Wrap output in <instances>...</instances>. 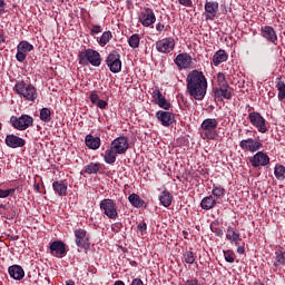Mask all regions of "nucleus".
Segmentation results:
<instances>
[{
    "label": "nucleus",
    "instance_id": "1",
    "mask_svg": "<svg viewBox=\"0 0 285 285\" xmlns=\"http://www.w3.org/2000/svg\"><path fill=\"white\" fill-rule=\"evenodd\" d=\"M187 83V95L191 99H195L196 101L204 100V97H206V92L208 91V79H206V76L197 70H191L186 78Z\"/></svg>",
    "mask_w": 285,
    "mask_h": 285
},
{
    "label": "nucleus",
    "instance_id": "2",
    "mask_svg": "<svg viewBox=\"0 0 285 285\" xmlns=\"http://www.w3.org/2000/svg\"><path fill=\"white\" fill-rule=\"evenodd\" d=\"M128 148H130V144H128V138L126 136H120L114 139L109 148L105 151V163L109 165L115 164V161H117V155H126Z\"/></svg>",
    "mask_w": 285,
    "mask_h": 285
},
{
    "label": "nucleus",
    "instance_id": "3",
    "mask_svg": "<svg viewBox=\"0 0 285 285\" xmlns=\"http://www.w3.org/2000/svg\"><path fill=\"white\" fill-rule=\"evenodd\" d=\"M13 91L24 101L35 102L39 97V94L37 92V87L23 80H20L14 85Z\"/></svg>",
    "mask_w": 285,
    "mask_h": 285
},
{
    "label": "nucleus",
    "instance_id": "4",
    "mask_svg": "<svg viewBox=\"0 0 285 285\" xmlns=\"http://www.w3.org/2000/svg\"><path fill=\"white\" fill-rule=\"evenodd\" d=\"M78 57L79 63H81L82 66H86V63H90L96 68H99V66H101V55L97 50L83 49L82 51H80Z\"/></svg>",
    "mask_w": 285,
    "mask_h": 285
},
{
    "label": "nucleus",
    "instance_id": "5",
    "mask_svg": "<svg viewBox=\"0 0 285 285\" xmlns=\"http://www.w3.org/2000/svg\"><path fill=\"white\" fill-rule=\"evenodd\" d=\"M217 126H219V122L215 118H207L205 119L200 128L203 130L204 139H215L217 137Z\"/></svg>",
    "mask_w": 285,
    "mask_h": 285
},
{
    "label": "nucleus",
    "instance_id": "6",
    "mask_svg": "<svg viewBox=\"0 0 285 285\" xmlns=\"http://www.w3.org/2000/svg\"><path fill=\"white\" fill-rule=\"evenodd\" d=\"M10 124L16 130H28V128L35 124V119L29 115H21L20 117L12 116L10 118Z\"/></svg>",
    "mask_w": 285,
    "mask_h": 285
},
{
    "label": "nucleus",
    "instance_id": "7",
    "mask_svg": "<svg viewBox=\"0 0 285 285\" xmlns=\"http://www.w3.org/2000/svg\"><path fill=\"white\" fill-rule=\"evenodd\" d=\"M100 210H104V214L109 219H117L119 213H117V204L110 198H105L100 202Z\"/></svg>",
    "mask_w": 285,
    "mask_h": 285
},
{
    "label": "nucleus",
    "instance_id": "8",
    "mask_svg": "<svg viewBox=\"0 0 285 285\" xmlns=\"http://www.w3.org/2000/svg\"><path fill=\"white\" fill-rule=\"evenodd\" d=\"M106 63L110 70V72L117 73L121 72V55L117 52V50H112L107 59Z\"/></svg>",
    "mask_w": 285,
    "mask_h": 285
},
{
    "label": "nucleus",
    "instance_id": "9",
    "mask_svg": "<svg viewBox=\"0 0 285 285\" xmlns=\"http://www.w3.org/2000/svg\"><path fill=\"white\" fill-rule=\"evenodd\" d=\"M248 119L252 126H254V128H256L258 132H268V127H266V119L262 117V114L253 111L248 115Z\"/></svg>",
    "mask_w": 285,
    "mask_h": 285
},
{
    "label": "nucleus",
    "instance_id": "10",
    "mask_svg": "<svg viewBox=\"0 0 285 285\" xmlns=\"http://www.w3.org/2000/svg\"><path fill=\"white\" fill-rule=\"evenodd\" d=\"M73 233L76 237V246H78V248H83V250H88V248H90V235H88V232L83 228H78Z\"/></svg>",
    "mask_w": 285,
    "mask_h": 285
},
{
    "label": "nucleus",
    "instance_id": "11",
    "mask_svg": "<svg viewBox=\"0 0 285 285\" xmlns=\"http://www.w3.org/2000/svg\"><path fill=\"white\" fill-rule=\"evenodd\" d=\"M32 50H35V46L30 45V42L26 40L20 41L17 46V61H19L20 63H22V61H26V57H28V53L32 52Z\"/></svg>",
    "mask_w": 285,
    "mask_h": 285
},
{
    "label": "nucleus",
    "instance_id": "12",
    "mask_svg": "<svg viewBox=\"0 0 285 285\" xmlns=\"http://www.w3.org/2000/svg\"><path fill=\"white\" fill-rule=\"evenodd\" d=\"M239 148H242V150H247L248 153H257L264 148V145L257 139L247 138L239 142Z\"/></svg>",
    "mask_w": 285,
    "mask_h": 285
},
{
    "label": "nucleus",
    "instance_id": "13",
    "mask_svg": "<svg viewBox=\"0 0 285 285\" xmlns=\"http://www.w3.org/2000/svg\"><path fill=\"white\" fill-rule=\"evenodd\" d=\"M139 21L141 26L145 28H150L155 21H157V17L155 16V11L150 8H145L141 10L139 16Z\"/></svg>",
    "mask_w": 285,
    "mask_h": 285
},
{
    "label": "nucleus",
    "instance_id": "14",
    "mask_svg": "<svg viewBox=\"0 0 285 285\" xmlns=\"http://www.w3.org/2000/svg\"><path fill=\"white\" fill-rule=\"evenodd\" d=\"M217 12H219V2L206 1L205 2V19L206 21H215L217 19Z\"/></svg>",
    "mask_w": 285,
    "mask_h": 285
},
{
    "label": "nucleus",
    "instance_id": "15",
    "mask_svg": "<svg viewBox=\"0 0 285 285\" xmlns=\"http://www.w3.org/2000/svg\"><path fill=\"white\" fill-rule=\"evenodd\" d=\"M156 50H158L163 55H168V52H173V50H175V39L169 37L158 40L156 42Z\"/></svg>",
    "mask_w": 285,
    "mask_h": 285
},
{
    "label": "nucleus",
    "instance_id": "16",
    "mask_svg": "<svg viewBox=\"0 0 285 285\" xmlns=\"http://www.w3.org/2000/svg\"><path fill=\"white\" fill-rule=\"evenodd\" d=\"M249 164H252L253 168L268 166L271 164V157L264 154V151H257L253 157L249 158Z\"/></svg>",
    "mask_w": 285,
    "mask_h": 285
},
{
    "label": "nucleus",
    "instance_id": "17",
    "mask_svg": "<svg viewBox=\"0 0 285 285\" xmlns=\"http://www.w3.org/2000/svg\"><path fill=\"white\" fill-rule=\"evenodd\" d=\"M261 37L266 39L269 43H274V46H277V32L275 29L271 26H264L261 28Z\"/></svg>",
    "mask_w": 285,
    "mask_h": 285
},
{
    "label": "nucleus",
    "instance_id": "18",
    "mask_svg": "<svg viewBox=\"0 0 285 285\" xmlns=\"http://www.w3.org/2000/svg\"><path fill=\"white\" fill-rule=\"evenodd\" d=\"M4 141L9 148H23L26 146V140L14 134L7 135Z\"/></svg>",
    "mask_w": 285,
    "mask_h": 285
},
{
    "label": "nucleus",
    "instance_id": "19",
    "mask_svg": "<svg viewBox=\"0 0 285 285\" xmlns=\"http://www.w3.org/2000/svg\"><path fill=\"white\" fill-rule=\"evenodd\" d=\"M50 253L53 255V257H65L67 250H66V244L61 240H55L50 245Z\"/></svg>",
    "mask_w": 285,
    "mask_h": 285
},
{
    "label": "nucleus",
    "instance_id": "20",
    "mask_svg": "<svg viewBox=\"0 0 285 285\" xmlns=\"http://www.w3.org/2000/svg\"><path fill=\"white\" fill-rule=\"evenodd\" d=\"M175 63L178 68L186 70V68H190L193 57H190V55L187 52L179 53L175 59Z\"/></svg>",
    "mask_w": 285,
    "mask_h": 285
},
{
    "label": "nucleus",
    "instance_id": "21",
    "mask_svg": "<svg viewBox=\"0 0 285 285\" xmlns=\"http://www.w3.org/2000/svg\"><path fill=\"white\" fill-rule=\"evenodd\" d=\"M156 117L159 122L163 124V126H170L173 121H175V116L170 111H157Z\"/></svg>",
    "mask_w": 285,
    "mask_h": 285
},
{
    "label": "nucleus",
    "instance_id": "22",
    "mask_svg": "<svg viewBox=\"0 0 285 285\" xmlns=\"http://www.w3.org/2000/svg\"><path fill=\"white\" fill-rule=\"evenodd\" d=\"M153 95H154V99H155L156 104L159 106V108H164V110L170 109V104L168 102L166 97H164V95L161 94V91L159 89L154 90Z\"/></svg>",
    "mask_w": 285,
    "mask_h": 285
},
{
    "label": "nucleus",
    "instance_id": "23",
    "mask_svg": "<svg viewBox=\"0 0 285 285\" xmlns=\"http://www.w3.org/2000/svg\"><path fill=\"white\" fill-rule=\"evenodd\" d=\"M52 188L59 197H66L68 195V184L63 180H56L52 183Z\"/></svg>",
    "mask_w": 285,
    "mask_h": 285
},
{
    "label": "nucleus",
    "instance_id": "24",
    "mask_svg": "<svg viewBox=\"0 0 285 285\" xmlns=\"http://www.w3.org/2000/svg\"><path fill=\"white\" fill-rule=\"evenodd\" d=\"M85 144L90 150H99V148L101 147V138L95 137L89 134L85 138Z\"/></svg>",
    "mask_w": 285,
    "mask_h": 285
},
{
    "label": "nucleus",
    "instance_id": "25",
    "mask_svg": "<svg viewBox=\"0 0 285 285\" xmlns=\"http://www.w3.org/2000/svg\"><path fill=\"white\" fill-rule=\"evenodd\" d=\"M89 100L94 106H97V108H100V110H106V108H108V102L106 100L99 99V95L97 94V91L90 92Z\"/></svg>",
    "mask_w": 285,
    "mask_h": 285
},
{
    "label": "nucleus",
    "instance_id": "26",
    "mask_svg": "<svg viewBox=\"0 0 285 285\" xmlns=\"http://www.w3.org/2000/svg\"><path fill=\"white\" fill-rule=\"evenodd\" d=\"M226 239H228V242H230L232 244H235V246H239V242H242V236L235 230V228L229 226L227 227Z\"/></svg>",
    "mask_w": 285,
    "mask_h": 285
},
{
    "label": "nucleus",
    "instance_id": "27",
    "mask_svg": "<svg viewBox=\"0 0 285 285\" xmlns=\"http://www.w3.org/2000/svg\"><path fill=\"white\" fill-rule=\"evenodd\" d=\"M9 275L12 279L21 281L26 276V272H23L22 266L13 265L9 267Z\"/></svg>",
    "mask_w": 285,
    "mask_h": 285
},
{
    "label": "nucleus",
    "instance_id": "28",
    "mask_svg": "<svg viewBox=\"0 0 285 285\" xmlns=\"http://www.w3.org/2000/svg\"><path fill=\"white\" fill-rule=\"evenodd\" d=\"M225 61H228V55L226 53L225 50L219 49L218 51L215 52L213 57V63L214 66H219L220 63H224Z\"/></svg>",
    "mask_w": 285,
    "mask_h": 285
},
{
    "label": "nucleus",
    "instance_id": "29",
    "mask_svg": "<svg viewBox=\"0 0 285 285\" xmlns=\"http://www.w3.org/2000/svg\"><path fill=\"white\" fill-rule=\"evenodd\" d=\"M217 206V200L213 196H206L200 202V208L203 210H210Z\"/></svg>",
    "mask_w": 285,
    "mask_h": 285
},
{
    "label": "nucleus",
    "instance_id": "30",
    "mask_svg": "<svg viewBox=\"0 0 285 285\" xmlns=\"http://www.w3.org/2000/svg\"><path fill=\"white\" fill-rule=\"evenodd\" d=\"M215 96L216 97H223V99H232L233 94L230 92V85H227L225 87H218L215 90Z\"/></svg>",
    "mask_w": 285,
    "mask_h": 285
},
{
    "label": "nucleus",
    "instance_id": "31",
    "mask_svg": "<svg viewBox=\"0 0 285 285\" xmlns=\"http://www.w3.org/2000/svg\"><path fill=\"white\" fill-rule=\"evenodd\" d=\"M159 202L163 206H165V208H168V206L173 204V194H170V191L168 190L161 191L159 196Z\"/></svg>",
    "mask_w": 285,
    "mask_h": 285
},
{
    "label": "nucleus",
    "instance_id": "32",
    "mask_svg": "<svg viewBox=\"0 0 285 285\" xmlns=\"http://www.w3.org/2000/svg\"><path fill=\"white\" fill-rule=\"evenodd\" d=\"M129 204L134 206L135 208H142L145 202L141 199V197L137 194H131L128 197Z\"/></svg>",
    "mask_w": 285,
    "mask_h": 285
},
{
    "label": "nucleus",
    "instance_id": "33",
    "mask_svg": "<svg viewBox=\"0 0 285 285\" xmlns=\"http://www.w3.org/2000/svg\"><path fill=\"white\" fill-rule=\"evenodd\" d=\"M100 168H101V164L90 163L89 165L85 166V173H87V175H97Z\"/></svg>",
    "mask_w": 285,
    "mask_h": 285
},
{
    "label": "nucleus",
    "instance_id": "34",
    "mask_svg": "<svg viewBox=\"0 0 285 285\" xmlns=\"http://www.w3.org/2000/svg\"><path fill=\"white\" fill-rule=\"evenodd\" d=\"M276 88L278 90V100L284 101V99H285V82L282 80V78L276 79Z\"/></svg>",
    "mask_w": 285,
    "mask_h": 285
},
{
    "label": "nucleus",
    "instance_id": "35",
    "mask_svg": "<svg viewBox=\"0 0 285 285\" xmlns=\"http://www.w3.org/2000/svg\"><path fill=\"white\" fill-rule=\"evenodd\" d=\"M52 119V111H50L49 108H42L40 110V120L43 121L45 124H49Z\"/></svg>",
    "mask_w": 285,
    "mask_h": 285
},
{
    "label": "nucleus",
    "instance_id": "36",
    "mask_svg": "<svg viewBox=\"0 0 285 285\" xmlns=\"http://www.w3.org/2000/svg\"><path fill=\"white\" fill-rule=\"evenodd\" d=\"M274 175L278 181H284L285 179V167L284 165H276L274 168Z\"/></svg>",
    "mask_w": 285,
    "mask_h": 285
},
{
    "label": "nucleus",
    "instance_id": "37",
    "mask_svg": "<svg viewBox=\"0 0 285 285\" xmlns=\"http://www.w3.org/2000/svg\"><path fill=\"white\" fill-rule=\"evenodd\" d=\"M110 39H112V32L105 31V32H102L98 43H99V46H101V48H104V46H107L108 43H110Z\"/></svg>",
    "mask_w": 285,
    "mask_h": 285
},
{
    "label": "nucleus",
    "instance_id": "38",
    "mask_svg": "<svg viewBox=\"0 0 285 285\" xmlns=\"http://www.w3.org/2000/svg\"><path fill=\"white\" fill-rule=\"evenodd\" d=\"M141 41V37H139V33H134L128 39V45L130 48H139V42Z\"/></svg>",
    "mask_w": 285,
    "mask_h": 285
},
{
    "label": "nucleus",
    "instance_id": "39",
    "mask_svg": "<svg viewBox=\"0 0 285 285\" xmlns=\"http://www.w3.org/2000/svg\"><path fill=\"white\" fill-rule=\"evenodd\" d=\"M212 195H213V197H215V199H222V197H224V195H226V189H224V187H222V186L214 185Z\"/></svg>",
    "mask_w": 285,
    "mask_h": 285
},
{
    "label": "nucleus",
    "instance_id": "40",
    "mask_svg": "<svg viewBox=\"0 0 285 285\" xmlns=\"http://www.w3.org/2000/svg\"><path fill=\"white\" fill-rule=\"evenodd\" d=\"M276 261L274 262V266L277 268V266H284L285 264V252L278 250L275 253Z\"/></svg>",
    "mask_w": 285,
    "mask_h": 285
},
{
    "label": "nucleus",
    "instance_id": "41",
    "mask_svg": "<svg viewBox=\"0 0 285 285\" xmlns=\"http://www.w3.org/2000/svg\"><path fill=\"white\" fill-rule=\"evenodd\" d=\"M224 257L228 264H235V252L230 249L224 250Z\"/></svg>",
    "mask_w": 285,
    "mask_h": 285
},
{
    "label": "nucleus",
    "instance_id": "42",
    "mask_svg": "<svg viewBox=\"0 0 285 285\" xmlns=\"http://www.w3.org/2000/svg\"><path fill=\"white\" fill-rule=\"evenodd\" d=\"M217 82H218V88H224L228 85V81L226 80V75H224L223 72H219L217 75Z\"/></svg>",
    "mask_w": 285,
    "mask_h": 285
},
{
    "label": "nucleus",
    "instance_id": "43",
    "mask_svg": "<svg viewBox=\"0 0 285 285\" xmlns=\"http://www.w3.org/2000/svg\"><path fill=\"white\" fill-rule=\"evenodd\" d=\"M195 259H196V256L191 250H187L184 254V261L186 262V264H193Z\"/></svg>",
    "mask_w": 285,
    "mask_h": 285
},
{
    "label": "nucleus",
    "instance_id": "44",
    "mask_svg": "<svg viewBox=\"0 0 285 285\" xmlns=\"http://www.w3.org/2000/svg\"><path fill=\"white\" fill-rule=\"evenodd\" d=\"M16 189H0V199H6V197H10V195H14Z\"/></svg>",
    "mask_w": 285,
    "mask_h": 285
},
{
    "label": "nucleus",
    "instance_id": "45",
    "mask_svg": "<svg viewBox=\"0 0 285 285\" xmlns=\"http://www.w3.org/2000/svg\"><path fill=\"white\" fill-rule=\"evenodd\" d=\"M99 32H101V26L94 24L92 28L90 29V35H99Z\"/></svg>",
    "mask_w": 285,
    "mask_h": 285
},
{
    "label": "nucleus",
    "instance_id": "46",
    "mask_svg": "<svg viewBox=\"0 0 285 285\" xmlns=\"http://www.w3.org/2000/svg\"><path fill=\"white\" fill-rule=\"evenodd\" d=\"M185 285H204V283L199 282L197 278H191L186 281Z\"/></svg>",
    "mask_w": 285,
    "mask_h": 285
},
{
    "label": "nucleus",
    "instance_id": "47",
    "mask_svg": "<svg viewBox=\"0 0 285 285\" xmlns=\"http://www.w3.org/2000/svg\"><path fill=\"white\" fill-rule=\"evenodd\" d=\"M121 228H122L121 223H115V224L111 225V230L114 233H119V230H121Z\"/></svg>",
    "mask_w": 285,
    "mask_h": 285
},
{
    "label": "nucleus",
    "instance_id": "48",
    "mask_svg": "<svg viewBox=\"0 0 285 285\" xmlns=\"http://www.w3.org/2000/svg\"><path fill=\"white\" fill-rule=\"evenodd\" d=\"M212 233H215V235H217V237L224 236V230H222V228L212 227Z\"/></svg>",
    "mask_w": 285,
    "mask_h": 285
},
{
    "label": "nucleus",
    "instance_id": "49",
    "mask_svg": "<svg viewBox=\"0 0 285 285\" xmlns=\"http://www.w3.org/2000/svg\"><path fill=\"white\" fill-rule=\"evenodd\" d=\"M156 30H157V32H166V26L161 22H158L156 24Z\"/></svg>",
    "mask_w": 285,
    "mask_h": 285
},
{
    "label": "nucleus",
    "instance_id": "50",
    "mask_svg": "<svg viewBox=\"0 0 285 285\" xmlns=\"http://www.w3.org/2000/svg\"><path fill=\"white\" fill-rule=\"evenodd\" d=\"M180 6H185L186 8H190L193 6V0H178Z\"/></svg>",
    "mask_w": 285,
    "mask_h": 285
},
{
    "label": "nucleus",
    "instance_id": "51",
    "mask_svg": "<svg viewBox=\"0 0 285 285\" xmlns=\"http://www.w3.org/2000/svg\"><path fill=\"white\" fill-rule=\"evenodd\" d=\"M137 228L140 233H146V229L148 228V226L146 225V223H140L138 224Z\"/></svg>",
    "mask_w": 285,
    "mask_h": 285
},
{
    "label": "nucleus",
    "instance_id": "52",
    "mask_svg": "<svg viewBox=\"0 0 285 285\" xmlns=\"http://www.w3.org/2000/svg\"><path fill=\"white\" fill-rule=\"evenodd\" d=\"M6 12V1L0 0V14H3Z\"/></svg>",
    "mask_w": 285,
    "mask_h": 285
},
{
    "label": "nucleus",
    "instance_id": "53",
    "mask_svg": "<svg viewBox=\"0 0 285 285\" xmlns=\"http://www.w3.org/2000/svg\"><path fill=\"white\" fill-rule=\"evenodd\" d=\"M130 285H144V281L140 278H134Z\"/></svg>",
    "mask_w": 285,
    "mask_h": 285
},
{
    "label": "nucleus",
    "instance_id": "54",
    "mask_svg": "<svg viewBox=\"0 0 285 285\" xmlns=\"http://www.w3.org/2000/svg\"><path fill=\"white\" fill-rule=\"evenodd\" d=\"M237 253H238V255H244V253H246V248L244 246H238Z\"/></svg>",
    "mask_w": 285,
    "mask_h": 285
},
{
    "label": "nucleus",
    "instance_id": "55",
    "mask_svg": "<svg viewBox=\"0 0 285 285\" xmlns=\"http://www.w3.org/2000/svg\"><path fill=\"white\" fill-rule=\"evenodd\" d=\"M1 43H6V37L3 36V33H0V45Z\"/></svg>",
    "mask_w": 285,
    "mask_h": 285
},
{
    "label": "nucleus",
    "instance_id": "56",
    "mask_svg": "<svg viewBox=\"0 0 285 285\" xmlns=\"http://www.w3.org/2000/svg\"><path fill=\"white\" fill-rule=\"evenodd\" d=\"M33 188H35V190H36L37 193H40L41 186H40L39 184H35V185H33Z\"/></svg>",
    "mask_w": 285,
    "mask_h": 285
},
{
    "label": "nucleus",
    "instance_id": "57",
    "mask_svg": "<svg viewBox=\"0 0 285 285\" xmlns=\"http://www.w3.org/2000/svg\"><path fill=\"white\" fill-rule=\"evenodd\" d=\"M114 285H126L122 281H116Z\"/></svg>",
    "mask_w": 285,
    "mask_h": 285
},
{
    "label": "nucleus",
    "instance_id": "58",
    "mask_svg": "<svg viewBox=\"0 0 285 285\" xmlns=\"http://www.w3.org/2000/svg\"><path fill=\"white\" fill-rule=\"evenodd\" d=\"M66 285H75V281H68Z\"/></svg>",
    "mask_w": 285,
    "mask_h": 285
},
{
    "label": "nucleus",
    "instance_id": "59",
    "mask_svg": "<svg viewBox=\"0 0 285 285\" xmlns=\"http://www.w3.org/2000/svg\"><path fill=\"white\" fill-rule=\"evenodd\" d=\"M268 97H275V92H268Z\"/></svg>",
    "mask_w": 285,
    "mask_h": 285
}]
</instances>
